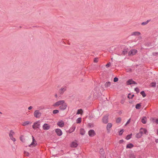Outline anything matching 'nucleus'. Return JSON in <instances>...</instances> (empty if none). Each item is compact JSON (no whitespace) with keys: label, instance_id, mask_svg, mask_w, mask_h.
Returning a JSON list of instances; mask_svg holds the SVG:
<instances>
[{"label":"nucleus","instance_id":"nucleus-3","mask_svg":"<svg viewBox=\"0 0 158 158\" xmlns=\"http://www.w3.org/2000/svg\"><path fill=\"white\" fill-rule=\"evenodd\" d=\"M40 121H38L37 122L35 123L32 126L33 128L36 129V128H39L40 125Z\"/></svg>","mask_w":158,"mask_h":158},{"label":"nucleus","instance_id":"nucleus-8","mask_svg":"<svg viewBox=\"0 0 158 158\" xmlns=\"http://www.w3.org/2000/svg\"><path fill=\"white\" fill-rule=\"evenodd\" d=\"M32 142L29 145V146L30 147H33V146H36L37 144V143L36 141L35 140L34 137L33 136H32Z\"/></svg>","mask_w":158,"mask_h":158},{"label":"nucleus","instance_id":"nucleus-12","mask_svg":"<svg viewBox=\"0 0 158 158\" xmlns=\"http://www.w3.org/2000/svg\"><path fill=\"white\" fill-rule=\"evenodd\" d=\"M108 115L105 116L102 118L103 122L105 123H107L108 122Z\"/></svg>","mask_w":158,"mask_h":158},{"label":"nucleus","instance_id":"nucleus-4","mask_svg":"<svg viewBox=\"0 0 158 158\" xmlns=\"http://www.w3.org/2000/svg\"><path fill=\"white\" fill-rule=\"evenodd\" d=\"M64 100H60L56 102L54 104L53 106H60L62 104L64 103Z\"/></svg>","mask_w":158,"mask_h":158},{"label":"nucleus","instance_id":"nucleus-7","mask_svg":"<svg viewBox=\"0 0 158 158\" xmlns=\"http://www.w3.org/2000/svg\"><path fill=\"white\" fill-rule=\"evenodd\" d=\"M67 106V104L64 102V103L60 106L59 108L61 110H64L66 109Z\"/></svg>","mask_w":158,"mask_h":158},{"label":"nucleus","instance_id":"nucleus-39","mask_svg":"<svg viewBox=\"0 0 158 158\" xmlns=\"http://www.w3.org/2000/svg\"><path fill=\"white\" fill-rule=\"evenodd\" d=\"M156 83L155 82H152L151 84V86L152 87H155L156 86Z\"/></svg>","mask_w":158,"mask_h":158},{"label":"nucleus","instance_id":"nucleus-25","mask_svg":"<svg viewBox=\"0 0 158 158\" xmlns=\"http://www.w3.org/2000/svg\"><path fill=\"white\" fill-rule=\"evenodd\" d=\"M133 80L132 79L129 80L127 82V84L128 85H130L132 84Z\"/></svg>","mask_w":158,"mask_h":158},{"label":"nucleus","instance_id":"nucleus-13","mask_svg":"<svg viewBox=\"0 0 158 158\" xmlns=\"http://www.w3.org/2000/svg\"><path fill=\"white\" fill-rule=\"evenodd\" d=\"M57 125L61 127H63L64 126V123L62 120H60L57 123Z\"/></svg>","mask_w":158,"mask_h":158},{"label":"nucleus","instance_id":"nucleus-55","mask_svg":"<svg viewBox=\"0 0 158 158\" xmlns=\"http://www.w3.org/2000/svg\"><path fill=\"white\" fill-rule=\"evenodd\" d=\"M0 113L2 114V113L1 112H0Z\"/></svg>","mask_w":158,"mask_h":158},{"label":"nucleus","instance_id":"nucleus-36","mask_svg":"<svg viewBox=\"0 0 158 158\" xmlns=\"http://www.w3.org/2000/svg\"><path fill=\"white\" fill-rule=\"evenodd\" d=\"M59 112V110H53L52 112L53 114H55L58 113Z\"/></svg>","mask_w":158,"mask_h":158},{"label":"nucleus","instance_id":"nucleus-44","mask_svg":"<svg viewBox=\"0 0 158 158\" xmlns=\"http://www.w3.org/2000/svg\"><path fill=\"white\" fill-rule=\"evenodd\" d=\"M24 153L27 156H29V154L27 152H26V151H24Z\"/></svg>","mask_w":158,"mask_h":158},{"label":"nucleus","instance_id":"nucleus-49","mask_svg":"<svg viewBox=\"0 0 158 158\" xmlns=\"http://www.w3.org/2000/svg\"><path fill=\"white\" fill-rule=\"evenodd\" d=\"M132 82H133L132 84H137V83L135 81H133Z\"/></svg>","mask_w":158,"mask_h":158},{"label":"nucleus","instance_id":"nucleus-42","mask_svg":"<svg viewBox=\"0 0 158 158\" xmlns=\"http://www.w3.org/2000/svg\"><path fill=\"white\" fill-rule=\"evenodd\" d=\"M98 61V58H95L94 59V62H97Z\"/></svg>","mask_w":158,"mask_h":158},{"label":"nucleus","instance_id":"nucleus-51","mask_svg":"<svg viewBox=\"0 0 158 158\" xmlns=\"http://www.w3.org/2000/svg\"><path fill=\"white\" fill-rule=\"evenodd\" d=\"M155 142L156 143H158V139H156L155 140Z\"/></svg>","mask_w":158,"mask_h":158},{"label":"nucleus","instance_id":"nucleus-9","mask_svg":"<svg viewBox=\"0 0 158 158\" xmlns=\"http://www.w3.org/2000/svg\"><path fill=\"white\" fill-rule=\"evenodd\" d=\"M88 134L90 137L94 136L96 135L95 131L93 130H90L88 132Z\"/></svg>","mask_w":158,"mask_h":158},{"label":"nucleus","instance_id":"nucleus-19","mask_svg":"<svg viewBox=\"0 0 158 158\" xmlns=\"http://www.w3.org/2000/svg\"><path fill=\"white\" fill-rule=\"evenodd\" d=\"M140 33L138 31H135L132 33L131 35H140Z\"/></svg>","mask_w":158,"mask_h":158},{"label":"nucleus","instance_id":"nucleus-46","mask_svg":"<svg viewBox=\"0 0 158 158\" xmlns=\"http://www.w3.org/2000/svg\"><path fill=\"white\" fill-rule=\"evenodd\" d=\"M124 142V140L123 139H121L119 140V143L121 144L122 143Z\"/></svg>","mask_w":158,"mask_h":158},{"label":"nucleus","instance_id":"nucleus-35","mask_svg":"<svg viewBox=\"0 0 158 158\" xmlns=\"http://www.w3.org/2000/svg\"><path fill=\"white\" fill-rule=\"evenodd\" d=\"M131 95V94H130V93L128 95L127 98H129V99H130V98L132 99L134 96V94H133L131 95V97H130V96Z\"/></svg>","mask_w":158,"mask_h":158},{"label":"nucleus","instance_id":"nucleus-18","mask_svg":"<svg viewBox=\"0 0 158 158\" xmlns=\"http://www.w3.org/2000/svg\"><path fill=\"white\" fill-rule=\"evenodd\" d=\"M141 122L143 124H145L147 122V118L146 117H144L141 119Z\"/></svg>","mask_w":158,"mask_h":158},{"label":"nucleus","instance_id":"nucleus-37","mask_svg":"<svg viewBox=\"0 0 158 158\" xmlns=\"http://www.w3.org/2000/svg\"><path fill=\"white\" fill-rule=\"evenodd\" d=\"M124 131L123 129H122L120 131L119 133V135H122L123 132Z\"/></svg>","mask_w":158,"mask_h":158},{"label":"nucleus","instance_id":"nucleus-29","mask_svg":"<svg viewBox=\"0 0 158 158\" xmlns=\"http://www.w3.org/2000/svg\"><path fill=\"white\" fill-rule=\"evenodd\" d=\"M150 21V20H148L145 22H143L142 23H141V25H143V26L146 25L148 23H149Z\"/></svg>","mask_w":158,"mask_h":158},{"label":"nucleus","instance_id":"nucleus-23","mask_svg":"<svg viewBox=\"0 0 158 158\" xmlns=\"http://www.w3.org/2000/svg\"><path fill=\"white\" fill-rule=\"evenodd\" d=\"M20 140L23 142H24L25 141V139L23 135H21L20 136Z\"/></svg>","mask_w":158,"mask_h":158},{"label":"nucleus","instance_id":"nucleus-34","mask_svg":"<svg viewBox=\"0 0 158 158\" xmlns=\"http://www.w3.org/2000/svg\"><path fill=\"white\" fill-rule=\"evenodd\" d=\"M140 94L142 95L143 97H145L146 96V94H145L144 91H142L140 92Z\"/></svg>","mask_w":158,"mask_h":158},{"label":"nucleus","instance_id":"nucleus-24","mask_svg":"<svg viewBox=\"0 0 158 158\" xmlns=\"http://www.w3.org/2000/svg\"><path fill=\"white\" fill-rule=\"evenodd\" d=\"M85 133V131L83 128H81L80 129V134L82 135H84Z\"/></svg>","mask_w":158,"mask_h":158},{"label":"nucleus","instance_id":"nucleus-16","mask_svg":"<svg viewBox=\"0 0 158 158\" xmlns=\"http://www.w3.org/2000/svg\"><path fill=\"white\" fill-rule=\"evenodd\" d=\"M134 145L132 143H130L127 144L126 146L127 148H131L134 147Z\"/></svg>","mask_w":158,"mask_h":158},{"label":"nucleus","instance_id":"nucleus-22","mask_svg":"<svg viewBox=\"0 0 158 158\" xmlns=\"http://www.w3.org/2000/svg\"><path fill=\"white\" fill-rule=\"evenodd\" d=\"M128 48H125L123 51V53L124 55L126 54L127 53Z\"/></svg>","mask_w":158,"mask_h":158},{"label":"nucleus","instance_id":"nucleus-52","mask_svg":"<svg viewBox=\"0 0 158 158\" xmlns=\"http://www.w3.org/2000/svg\"><path fill=\"white\" fill-rule=\"evenodd\" d=\"M55 96L56 98H57L58 97V95L57 94H56L55 95Z\"/></svg>","mask_w":158,"mask_h":158},{"label":"nucleus","instance_id":"nucleus-40","mask_svg":"<svg viewBox=\"0 0 158 158\" xmlns=\"http://www.w3.org/2000/svg\"><path fill=\"white\" fill-rule=\"evenodd\" d=\"M118 81V78L117 77H115L114 79V82H117Z\"/></svg>","mask_w":158,"mask_h":158},{"label":"nucleus","instance_id":"nucleus-11","mask_svg":"<svg viewBox=\"0 0 158 158\" xmlns=\"http://www.w3.org/2000/svg\"><path fill=\"white\" fill-rule=\"evenodd\" d=\"M55 132L58 136H61L62 134V132L61 130L60 129H56L55 130Z\"/></svg>","mask_w":158,"mask_h":158},{"label":"nucleus","instance_id":"nucleus-43","mask_svg":"<svg viewBox=\"0 0 158 158\" xmlns=\"http://www.w3.org/2000/svg\"><path fill=\"white\" fill-rule=\"evenodd\" d=\"M88 126L90 127H94V125L93 124L90 123L88 124Z\"/></svg>","mask_w":158,"mask_h":158},{"label":"nucleus","instance_id":"nucleus-21","mask_svg":"<svg viewBox=\"0 0 158 158\" xmlns=\"http://www.w3.org/2000/svg\"><path fill=\"white\" fill-rule=\"evenodd\" d=\"M83 113V110L82 109H78L77 112V114H82Z\"/></svg>","mask_w":158,"mask_h":158},{"label":"nucleus","instance_id":"nucleus-14","mask_svg":"<svg viewBox=\"0 0 158 158\" xmlns=\"http://www.w3.org/2000/svg\"><path fill=\"white\" fill-rule=\"evenodd\" d=\"M50 126L47 123H45L43 125V129L44 130H48L50 129Z\"/></svg>","mask_w":158,"mask_h":158},{"label":"nucleus","instance_id":"nucleus-31","mask_svg":"<svg viewBox=\"0 0 158 158\" xmlns=\"http://www.w3.org/2000/svg\"><path fill=\"white\" fill-rule=\"evenodd\" d=\"M141 106V103H138L135 106V108L137 109H139Z\"/></svg>","mask_w":158,"mask_h":158},{"label":"nucleus","instance_id":"nucleus-30","mask_svg":"<svg viewBox=\"0 0 158 158\" xmlns=\"http://www.w3.org/2000/svg\"><path fill=\"white\" fill-rule=\"evenodd\" d=\"M132 135V134L127 135L126 137V139L127 140L131 138Z\"/></svg>","mask_w":158,"mask_h":158},{"label":"nucleus","instance_id":"nucleus-48","mask_svg":"<svg viewBox=\"0 0 158 158\" xmlns=\"http://www.w3.org/2000/svg\"><path fill=\"white\" fill-rule=\"evenodd\" d=\"M32 108V107L31 106H30L28 108L29 110H31Z\"/></svg>","mask_w":158,"mask_h":158},{"label":"nucleus","instance_id":"nucleus-28","mask_svg":"<svg viewBox=\"0 0 158 158\" xmlns=\"http://www.w3.org/2000/svg\"><path fill=\"white\" fill-rule=\"evenodd\" d=\"M100 155H103L105 154V152L103 148H101L100 150Z\"/></svg>","mask_w":158,"mask_h":158},{"label":"nucleus","instance_id":"nucleus-50","mask_svg":"<svg viewBox=\"0 0 158 158\" xmlns=\"http://www.w3.org/2000/svg\"><path fill=\"white\" fill-rule=\"evenodd\" d=\"M155 122L156 123L158 124V119H156Z\"/></svg>","mask_w":158,"mask_h":158},{"label":"nucleus","instance_id":"nucleus-1","mask_svg":"<svg viewBox=\"0 0 158 158\" xmlns=\"http://www.w3.org/2000/svg\"><path fill=\"white\" fill-rule=\"evenodd\" d=\"M41 113L38 110H35L34 113V117L36 118H39L41 115Z\"/></svg>","mask_w":158,"mask_h":158},{"label":"nucleus","instance_id":"nucleus-26","mask_svg":"<svg viewBox=\"0 0 158 158\" xmlns=\"http://www.w3.org/2000/svg\"><path fill=\"white\" fill-rule=\"evenodd\" d=\"M142 136V135L139 132V133L137 134L136 135V137L137 138H139L141 137Z\"/></svg>","mask_w":158,"mask_h":158},{"label":"nucleus","instance_id":"nucleus-15","mask_svg":"<svg viewBox=\"0 0 158 158\" xmlns=\"http://www.w3.org/2000/svg\"><path fill=\"white\" fill-rule=\"evenodd\" d=\"M78 144L77 143L75 142H73L71 144L70 146L71 147L76 148L77 147Z\"/></svg>","mask_w":158,"mask_h":158},{"label":"nucleus","instance_id":"nucleus-2","mask_svg":"<svg viewBox=\"0 0 158 158\" xmlns=\"http://www.w3.org/2000/svg\"><path fill=\"white\" fill-rule=\"evenodd\" d=\"M137 52V50L136 49L131 50L129 52L128 55L130 56H132L135 55Z\"/></svg>","mask_w":158,"mask_h":158},{"label":"nucleus","instance_id":"nucleus-5","mask_svg":"<svg viewBox=\"0 0 158 158\" xmlns=\"http://www.w3.org/2000/svg\"><path fill=\"white\" fill-rule=\"evenodd\" d=\"M15 133L12 130H11L10 131V133L9 135L10 139L14 142H15L16 141L15 138H14L13 136V135Z\"/></svg>","mask_w":158,"mask_h":158},{"label":"nucleus","instance_id":"nucleus-6","mask_svg":"<svg viewBox=\"0 0 158 158\" xmlns=\"http://www.w3.org/2000/svg\"><path fill=\"white\" fill-rule=\"evenodd\" d=\"M66 90V87H62L58 91L59 94L60 95L63 94L64 93Z\"/></svg>","mask_w":158,"mask_h":158},{"label":"nucleus","instance_id":"nucleus-10","mask_svg":"<svg viewBox=\"0 0 158 158\" xmlns=\"http://www.w3.org/2000/svg\"><path fill=\"white\" fill-rule=\"evenodd\" d=\"M139 132L142 135L143 133L147 134V130L145 128H141L139 130Z\"/></svg>","mask_w":158,"mask_h":158},{"label":"nucleus","instance_id":"nucleus-38","mask_svg":"<svg viewBox=\"0 0 158 158\" xmlns=\"http://www.w3.org/2000/svg\"><path fill=\"white\" fill-rule=\"evenodd\" d=\"M135 90L136 92L137 93H138L139 91V89L137 87H136L135 89Z\"/></svg>","mask_w":158,"mask_h":158},{"label":"nucleus","instance_id":"nucleus-33","mask_svg":"<svg viewBox=\"0 0 158 158\" xmlns=\"http://www.w3.org/2000/svg\"><path fill=\"white\" fill-rule=\"evenodd\" d=\"M81 122V118H78L77 120V123H80Z\"/></svg>","mask_w":158,"mask_h":158},{"label":"nucleus","instance_id":"nucleus-54","mask_svg":"<svg viewBox=\"0 0 158 158\" xmlns=\"http://www.w3.org/2000/svg\"><path fill=\"white\" fill-rule=\"evenodd\" d=\"M132 101H130V102H130V103H132Z\"/></svg>","mask_w":158,"mask_h":158},{"label":"nucleus","instance_id":"nucleus-45","mask_svg":"<svg viewBox=\"0 0 158 158\" xmlns=\"http://www.w3.org/2000/svg\"><path fill=\"white\" fill-rule=\"evenodd\" d=\"M100 158H106V156L105 154L103 155H100Z\"/></svg>","mask_w":158,"mask_h":158},{"label":"nucleus","instance_id":"nucleus-27","mask_svg":"<svg viewBox=\"0 0 158 158\" xmlns=\"http://www.w3.org/2000/svg\"><path fill=\"white\" fill-rule=\"evenodd\" d=\"M30 123V122L29 121H26L24 122L23 124H22V125L23 126H26V125H28Z\"/></svg>","mask_w":158,"mask_h":158},{"label":"nucleus","instance_id":"nucleus-53","mask_svg":"<svg viewBox=\"0 0 158 158\" xmlns=\"http://www.w3.org/2000/svg\"><path fill=\"white\" fill-rule=\"evenodd\" d=\"M124 101H123V100H122V101H121V103H122V104H123V103H124Z\"/></svg>","mask_w":158,"mask_h":158},{"label":"nucleus","instance_id":"nucleus-47","mask_svg":"<svg viewBox=\"0 0 158 158\" xmlns=\"http://www.w3.org/2000/svg\"><path fill=\"white\" fill-rule=\"evenodd\" d=\"M130 120H131V119L130 118L128 120V121L126 123V124L125 125H127V124H128L130 122Z\"/></svg>","mask_w":158,"mask_h":158},{"label":"nucleus","instance_id":"nucleus-20","mask_svg":"<svg viewBox=\"0 0 158 158\" xmlns=\"http://www.w3.org/2000/svg\"><path fill=\"white\" fill-rule=\"evenodd\" d=\"M112 124L110 123H108L107 125L106 129L107 130L109 131V129L112 127Z\"/></svg>","mask_w":158,"mask_h":158},{"label":"nucleus","instance_id":"nucleus-17","mask_svg":"<svg viewBox=\"0 0 158 158\" xmlns=\"http://www.w3.org/2000/svg\"><path fill=\"white\" fill-rule=\"evenodd\" d=\"M111 83L110 81H107L104 84L105 87L106 88H107L108 87L110 86L111 85Z\"/></svg>","mask_w":158,"mask_h":158},{"label":"nucleus","instance_id":"nucleus-41","mask_svg":"<svg viewBox=\"0 0 158 158\" xmlns=\"http://www.w3.org/2000/svg\"><path fill=\"white\" fill-rule=\"evenodd\" d=\"M111 65V63L110 62H109V63H108L107 64H106V67L107 68H108V67H109V66H110Z\"/></svg>","mask_w":158,"mask_h":158},{"label":"nucleus","instance_id":"nucleus-32","mask_svg":"<svg viewBox=\"0 0 158 158\" xmlns=\"http://www.w3.org/2000/svg\"><path fill=\"white\" fill-rule=\"evenodd\" d=\"M121 121V118L120 117L118 118L116 120V122L117 123H120Z\"/></svg>","mask_w":158,"mask_h":158}]
</instances>
